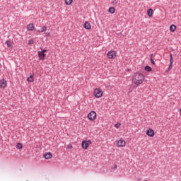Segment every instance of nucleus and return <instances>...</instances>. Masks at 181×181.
Masks as SVG:
<instances>
[{"label":"nucleus","instance_id":"f257e3e1","mask_svg":"<svg viewBox=\"0 0 181 181\" xmlns=\"http://www.w3.org/2000/svg\"><path fill=\"white\" fill-rule=\"evenodd\" d=\"M145 80V76L142 73H136L134 74L132 78V83L136 86H139L144 83Z\"/></svg>","mask_w":181,"mask_h":181},{"label":"nucleus","instance_id":"f03ea898","mask_svg":"<svg viewBox=\"0 0 181 181\" xmlns=\"http://www.w3.org/2000/svg\"><path fill=\"white\" fill-rule=\"evenodd\" d=\"M88 119L89 121H95L97 119V112L92 110L90 113L88 114Z\"/></svg>","mask_w":181,"mask_h":181},{"label":"nucleus","instance_id":"7ed1b4c3","mask_svg":"<svg viewBox=\"0 0 181 181\" xmlns=\"http://www.w3.org/2000/svg\"><path fill=\"white\" fill-rule=\"evenodd\" d=\"M91 144H93V142H91V140H83L82 141V144H81V146L83 148V149H88V147L90 146V145H91Z\"/></svg>","mask_w":181,"mask_h":181},{"label":"nucleus","instance_id":"20e7f679","mask_svg":"<svg viewBox=\"0 0 181 181\" xmlns=\"http://www.w3.org/2000/svg\"><path fill=\"white\" fill-rule=\"evenodd\" d=\"M94 95L96 98H101V97H103V90L99 88L95 89Z\"/></svg>","mask_w":181,"mask_h":181},{"label":"nucleus","instance_id":"39448f33","mask_svg":"<svg viewBox=\"0 0 181 181\" xmlns=\"http://www.w3.org/2000/svg\"><path fill=\"white\" fill-rule=\"evenodd\" d=\"M117 145L119 148H124L127 145V143L124 139L120 138L119 141H117Z\"/></svg>","mask_w":181,"mask_h":181},{"label":"nucleus","instance_id":"423d86ee","mask_svg":"<svg viewBox=\"0 0 181 181\" xmlns=\"http://www.w3.org/2000/svg\"><path fill=\"white\" fill-rule=\"evenodd\" d=\"M107 56L108 59H115L117 57V52L111 50L107 52Z\"/></svg>","mask_w":181,"mask_h":181},{"label":"nucleus","instance_id":"0eeeda50","mask_svg":"<svg viewBox=\"0 0 181 181\" xmlns=\"http://www.w3.org/2000/svg\"><path fill=\"white\" fill-rule=\"evenodd\" d=\"M172 67H173V56L172 55V54H170V65L167 70V73L172 70Z\"/></svg>","mask_w":181,"mask_h":181},{"label":"nucleus","instance_id":"6e6552de","mask_svg":"<svg viewBox=\"0 0 181 181\" xmlns=\"http://www.w3.org/2000/svg\"><path fill=\"white\" fill-rule=\"evenodd\" d=\"M146 135H148V136H151V138H153V136H155V132L151 128H149L146 131Z\"/></svg>","mask_w":181,"mask_h":181},{"label":"nucleus","instance_id":"1a4fd4ad","mask_svg":"<svg viewBox=\"0 0 181 181\" xmlns=\"http://www.w3.org/2000/svg\"><path fill=\"white\" fill-rule=\"evenodd\" d=\"M37 54L40 60H45L46 59V53L37 51Z\"/></svg>","mask_w":181,"mask_h":181},{"label":"nucleus","instance_id":"9d476101","mask_svg":"<svg viewBox=\"0 0 181 181\" xmlns=\"http://www.w3.org/2000/svg\"><path fill=\"white\" fill-rule=\"evenodd\" d=\"M43 158H45V159H52L53 158V154L50 152L45 153L43 155Z\"/></svg>","mask_w":181,"mask_h":181},{"label":"nucleus","instance_id":"9b49d317","mask_svg":"<svg viewBox=\"0 0 181 181\" xmlns=\"http://www.w3.org/2000/svg\"><path fill=\"white\" fill-rule=\"evenodd\" d=\"M7 85L5 79L0 80V88H5Z\"/></svg>","mask_w":181,"mask_h":181},{"label":"nucleus","instance_id":"f8f14e48","mask_svg":"<svg viewBox=\"0 0 181 181\" xmlns=\"http://www.w3.org/2000/svg\"><path fill=\"white\" fill-rule=\"evenodd\" d=\"M83 28L88 30H90V29H91V24L88 21H86L83 24Z\"/></svg>","mask_w":181,"mask_h":181},{"label":"nucleus","instance_id":"ddd939ff","mask_svg":"<svg viewBox=\"0 0 181 181\" xmlns=\"http://www.w3.org/2000/svg\"><path fill=\"white\" fill-rule=\"evenodd\" d=\"M27 29L28 30H29L30 32H32L33 30H35V25H33V23H30L27 25Z\"/></svg>","mask_w":181,"mask_h":181},{"label":"nucleus","instance_id":"4468645a","mask_svg":"<svg viewBox=\"0 0 181 181\" xmlns=\"http://www.w3.org/2000/svg\"><path fill=\"white\" fill-rule=\"evenodd\" d=\"M147 15L149 18H152V16H153V9L149 8L147 11Z\"/></svg>","mask_w":181,"mask_h":181},{"label":"nucleus","instance_id":"2eb2a0df","mask_svg":"<svg viewBox=\"0 0 181 181\" xmlns=\"http://www.w3.org/2000/svg\"><path fill=\"white\" fill-rule=\"evenodd\" d=\"M170 32H175L176 31V25L175 24H172L170 26Z\"/></svg>","mask_w":181,"mask_h":181},{"label":"nucleus","instance_id":"dca6fc26","mask_svg":"<svg viewBox=\"0 0 181 181\" xmlns=\"http://www.w3.org/2000/svg\"><path fill=\"white\" fill-rule=\"evenodd\" d=\"M27 81H29L30 83H33L35 81V78H33V75H30V77L27 78Z\"/></svg>","mask_w":181,"mask_h":181},{"label":"nucleus","instance_id":"f3484780","mask_svg":"<svg viewBox=\"0 0 181 181\" xmlns=\"http://www.w3.org/2000/svg\"><path fill=\"white\" fill-rule=\"evenodd\" d=\"M108 12L110 13H115V8H114V7H110L109 8V10H108Z\"/></svg>","mask_w":181,"mask_h":181},{"label":"nucleus","instance_id":"a211bd4d","mask_svg":"<svg viewBox=\"0 0 181 181\" xmlns=\"http://www.w3.org/2000/svg\"><path fill=\"white\" fill-rule=\"evenodd\" d=\"M144 69L146 70V71H148V72L152 71V67H151L150 66H148V65H146L144 67Z\"/></svg>","mask_w":181,"mask_h":181},{"label":"nucleus","instance_id":"6ab92c4d","mask_svg":"<svg viewBox=\"0 0 181 181\" xmlns=\"http://www.w3.org/2000/svg\"><path fill=\"white\" fill-rule=\"evenodd\" d=\"M16 148L17 149H22V148H23V144H22V143H17Z\"/></svg>","mask_w":181,"mask_h":181},{"label":"nucleus","instance_id":"aec40b11","mask_svg":"<svg viewBox=\"0 0 181 181\" xmlns=\"http://www.w3.org/2000/svg\"><path fill=\"white\" fill-rule=\"evenodd\" d=\"M6 44L7 45V47H11L12 46V42H11L9 40L6 41Z\"/></svg>","mask_w":181,"mask_h":181},{"label":"nucleus","instance_id":"412c9836","mask_svg":"<svg viewBox=\"0 0 181 181\" xmlns=\"http://www.w3.org/2000/svg\"><path fill=\"white\" fill-rule=\"evenodd\" d=\"M66 5H71L73 4V0H65Z\"/></svg>","mask_w":181,"mask_h":181},{"label":"nucleus","instance_id":"4be33fe9","mask_svg":"<svg viewBox=\"0 0 181 181\" xmlns=\"http://www.w3.org/2000/svg\"><path fill=\"white\" fill-rule=\"evenodd\" d=\"M47 30V28L45 25L42 26V28H41L42 33L46 32Z\"/></svg>","mask_w":181,"mask_h":181},{"label":"nucleus","instance_id":"5701e85b","mask_svg":"<svg viewBox=\"0 0 181 181\" xmlns=\"http://www.w3.org/2000/svg\"><path fill=\"white\" fill-rule=\"evenodd\" d=\"M33 43H35V40L33 39L28 40V45H33Z\"/></svg>","mask_w":181,"mask_h":181},{"label":"nucleus","instance_id":"b1692460","mask_svg":"<svg viewBox=\"0 0 181 181\" xmlns=\"http://www.w3.org/2000/svg\"><path fill=\"white\" fill-rule=\"evenodd\" d=\"M40 50H41V52H42V53H46V52H47V49H43V48H42V47H40Z\"/></svg>","mask_w":181,"mask_h":181},{"label":"nucleus","instance_id":"393cba45","mask_svg":"<svg viewBox=\"0 0 181 181\" xmlns=\"http://www.w3.org/2000/svg\"><path fill=\"white\" fill-rule=\"evenodd\" d=\"M115 128H119V127H121V123H116L115 125Z\"/></svg>","mask_w":181,"mask_h":181},{"label":"nucleus","instance_id":"a878e982","mask_svg":"<svg viewBox=\"0 0 181 181\" xmlns=\"http://www.w3.org/2000/svg\"><path fill=\"white\" fill-rule=\"evenodd\" d=\"M150 60H151V64H153V66H155L156 63H155V61H153V59L151 58Z\"/></svg>","mask_w":181,"mask_h":181},{"label":"nucleus","instance_id":"bb28decb","mask_svg":"<svg viewBox=\"0 0 181 181\" xmlns=\"http://www.w3.org/2000/svg\"><path fill=\"white\" fill-rule=\"evenodd\" d=\"M112 4V5H117V4H118V1H117V0H113Z\"/></svg>","mask_w":181,"mask_h":181},{"label":"nucleus","instance_id":"cd10ccee","mask_svg":"<svg viewBox=\"0 0 181 181\" xmlns=\"http://www.w3.org/2000/svg\"><path fill=\"white\" fill-rule=\"evenodd\" d=\"M67 148H68V149H71V148H73V146H71V144H69L67 146Z\"/></svg>","mask_w":181,"mask_h":181},{"label":"nucleus","instance_id":"c85d7f7f","mask_svg":"<svg viewBox=\"0 0 181 181\" xmlns=\"http://www.w3.org/2000/svg\"><path fill=\"white\" fill-rule=\"evenodd\" d=\"M45 35L49 37L50 36V33H46Z\"/></svg>","mask_w":181,"mask_h":181},{"label":"nucleus","instance_id":"c756f323","mask_svg":"<svg viewBox=\"0 0 181 181\" xmlns=\"http://www.w3.org/2000/svg\"><path fill=\"white\" fill-rule=\"evenodd\" d=\"M118 167L117 166V165H114V166H113V169H117Z\"/></svg>","mask_w":181,"mask_h":181},{"label":"nucleus","instance_id":"7c9ffc66","mask_svg":"<svg viewBox=\"0 0 181 181\" xmlns=\"http://www.w3.org/2000/svg\"><path fill=\"white\" fill-rule=\"evenodd\" d=\"M152 57H153V54H151V59H152Z\"/></svg>","mask_w":181,"mask_h":181}]
</instances>
